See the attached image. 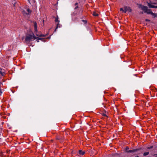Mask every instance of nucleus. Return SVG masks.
I'll return each instance as SVG.
<instances>
[{
    "instance_id": "nucleus-6",
    "label": "nucleus",
    "mask_w": 157,
    "mask_h": 157,
    "mask_svg": "<svg viewBox=\"0 0 157 157\" xmlns=\"http://www.w3.org/2000/svg\"><path fill=\"white\" fill-rule=\"evenodd\" d=\"M126 9H127L126 6H124V7L123 8H121L120 9V10L121 11H122L123 12L125 13L127 12Z\"/></svg>"
},
{
    "instance_id": "nucleus-17",
    "label": "nucleus",
    "mask_w": 157,
    "mask_h": 157,
    "mask_svg": "<svg viewBox=\"0 0 157 157\" xmlns=\"http://www.w3.org/2000/svg\"><path fill=\"white\" fill-rule=\"evenodd\" d=\"M126 151L127 152V150H129V148L128 147H126Z\"/></svg>"
},
{
    "instance_id": "nucleus-8",
    "label": "nucleus",
    "mask_w": 157,
    "mask_h": 157,
    "mask_svg": "<svg viewBox=\"0 0 157 157\" xmlns=\"http://www.w3.org/2000/svg\"><path fill=\"white\" fill-rule=\"evenodd\" d=\"M61 27H62V25H61L60 24H59V23H58L57 24V25L56 27V29H55V31H56V29H57V28H60Z\"/></svg>"
},
{
    "instance_id": "nucleus-15",
    "label": "nucleus",
    "mask_w": 157,
    "mask_h": 157,
    "mask_svg": "<svg viewBox=\"0 0 157 157\" xmlns=\"http://www.w3.org/2000/svg\"><path fill=\"white\" fill-rule=\"evenodd\" d=\"M77 5H78V3H76L75 4V6H76V7L75 8V9H76L77 8H78V6H77Z\"/></svg>"
},
{
    "instance_id": "nucleus-9",
    "label": "nucleus",
    "mask_w": 157,
    "mask_h": 157,
    "mask_svg": "<svg viewBox=\"0 0 157 157\" xmlns=\"http://www.w3.org/2000/svg\"><path fill=\"white\" fill-rule=\"evenodd\" d=\"M85 153V152L84 151H82L81 150H80L79 151V154L81 155H83Z\"/></svg>"
},
{
    "instance_id": "nucleus-19",
    "label": "nucleus",
    "mask_w": 157,
    "mask_h": 157,
    "mask_svg": "<svg viewBox=\"0 0 157 157\" xmlns=\"http://www.w3.org/2000/svg\"><path fill=\"white\" fill-rule=\"evenodd\" d=\"M103 116H106V115L105 114H103Z\"/></svg>"
},
{
    "instance_id": "nucleus-7",
    "label": "nucleus",
    "mask_w": 157,
    "mask_h": 157,
    "mask_svg": "<svg viewBox=\"0 0 157 157\" xmlns=\"http://www.w3.org/2000/svg\"><path fill=\"white\" fill-rule=\"evenodd\" d=\"M137 151V149H134V150H127V152H133L136 151Z\"/></svg>"
},
{
    "instance_id": "nucleus-2",
    "label": "nucleus",
    "mask_w": 157,
    "mask_h": 157,
    "mask_svg": "<svg viewBox=\"0 0 157 157\" xmlns=\"http://www.w3.org/2000/svg\"><path fill=\"white\" fill-rule=\"evenodd\" d=\"M147 3L149 7L157 8V6H155L152 5L156 4L157 0H147Z\"/></svg>"
},
{
    "instance_id": "nucleus-11",
    "label": "nucleus",
    "mask_w": 157,
    "mask_h": 157,
    "mask_svg": "<svg viewBox=\"0 0 157 157\" xmlns=\"http://www.w3.org/2000/svg\"><path fill=\"white\" fill-rule=\"evenodd\" d=\"M126 8H127V9H126L127 11H128L130 12H131V9L130 8V7H128L126 6Z\"/></svg>"
},
{
    "instance_id": "nucleus-10",
    "label": "nucleus",
    "mask_w": 157,
    "mask_h": 157,
    "mask_svg": "<svg viewBox=\"0 0 157 157\" xmlns=\"http://www.w3.org/2000/svg\"><path fill=\"white\" fill-rule=\"evenodd\" d=\"M93 15L94 16H98V13L95 12H93Z\"/></svg>"
},
{
    "instance_id": "nucleus-3",
    "label": "nucleus",
    "mask_w": 157,
    "mask_h": 157,
    "mask_svg": "<svg viewBox=\"0 0 157 157\" xmlns=\"http://www.w3.org/2000/svg\"><path fill=\"white\" fill-rule=\"evenodd\" d=\"M140 7L141 8L142 10H144L145 12L148 14H151V13L152 12L150 9H147V7L146 6H144L140 5Z\"/></svg>"
},
{
    "instance_id": "nucleus-4",
    "label": "nucleus",
    "mask_w": 157,
    "mask_h": 157,
    "mask_svg": "<svg viewBox=\"0 0 157 157\" xmlns=\"http://www.w3.org/2000/svg\"><path fill=\"white\" fill-rule=\"evenodd\" d=\"M34 30H35V33L37 32V24L36 23V22H34ZM36 34V35L37 36H45V35H42V34H37V33H35Z\"/></svg>"
},
{
    "instance_id": "nucleus-12",
    "label": "nucleus",
    "mask_w": 157,
    "mask_h": 157,
    "mask_svg": "<svg viewBox=\"0 0 157 157\" xmlns=\"http://www.w3.org/2000/svg\"><path fill=\"white\" fill-rule=\"evenodd\" d=\"M151 14L154 17H156L157 16L156 14L153 13L152 12V13H151Z\"/></svg>"
},
{
    "instance_id": "nucleus-1",
    "label": "nucleus",
    "mask_w": 157,
    "mask_h": 157,
    "mask_svg": "<svg viewBox=\"0 0 157 157\" xmlns=\"http://www.w3.org/2000/svg\"><path fill=\"white\" fill-rule=\"evenodd\" d=\"M35 39H36V41L37 42H39V40L42 41H43L44 40L42 38L36 37L33 33H31L26 35L25 38V41L27 43H29L30 41H33Z\"/></svg>"
},
{
    "instance_id": "nucleus-14",
    "label": "nucleus",
    "mask_w": 157,
    "mask_h": 157,
    "mask_svg": "<svg viewBox=\"0 0 157 157\" xmlns=\"http://www.w3.org/2000/svg\"><path fill=\"white\" fill-rule=\"evenodd\" d=\"M0 74H1L2 75H3L4 74V72H2V69L0 68Z\"/></svg>"
},
{
    "instance_id": "nucleus-16",
    "label": "nucleus",
    "mask_w": 157,
    "mask_h": 157,
    "mask_svg": "<svg viewBox=\"0 0 157 157\" xmlns=\"http://www.w3.org/2000/svg\"><path fill=\"white\" fill-rule=\"evenodd\" d=\"M55 21L56 22H59V21L58 20V17L56 18L55 19Z\"/></svg>"
},
{
    "instance_id": "nucleus-5",
    "label": "nucleus",
    "mask_w": 157,
    "mask_h": 157,
    "mask_svg": "<svg viewBox=\"0 0 157 157\" xmlns=\"http://www.w3.org/2000/svg\"><path fill=\"white\" fill-rule=\"evenodd\" d=\"M22 13L25 16L26 15L28 14L31 13V11L29 10V8L25 9V10L22 11Z\"/></svg>"
},
{
    "instance_id": "nucleus-13",
    "label": "nucleus",
    "mask_w": 157,
    "mask_h": 157,
    "mask_svg": "<svg viewBox=\"0 0 157 157\" xmlns=\"http://www.w3.org/2000/svg\"><path fill=\"white\" fill-rule=\"evenodd\" d=\"M149 153L148 152H145L144 153V156H146L147 155L149 154Z\"/></svg>"
},
{
    "instance_id": "nucleus-18",
    "label": "nucleus",
    "mask_w": 157,
    "mask_h": 157,
    "mask_svg": "<svg viewBox=\"0 0 157 157\" xmlns=\"http://www.w3.org/2000/svg\"><path fill=\"white\" fill-rule=\"evenodd\" d=\"M154 157H157V155H154Z\"/></svg>"
}]
</instances>
